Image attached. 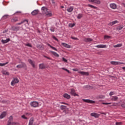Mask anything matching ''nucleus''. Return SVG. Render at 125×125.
Here are the masks:
<instances>
[{
  "label": "nucleus",
  "mask_w": 125,
  "mask_h": 125,
  "mask_svg": "<svg viewBox=\"0 0 125 125\" xmlns=\"http://www.w3.org/2000/svg\"><path fill=\"white\" fill-rule=\"evenodd\" d=\"M19 79H18V78H14L13 80L12 81V82H11V85L12 86H14L15 85V84H16V83H19Z\"/></svg>",
  "instance_id": "1"
},
{
  "label": "nucleus",
  "mask_w": 125,
  "mask_h": 125,
  "mask_svg": "<svg viewBox=\"0 0 125 125\" xmlns=\"http://www.w3.org/2000/svg\"><path fill=\"white\" fill-rule=\"evenodd\" d=\"M19 123L17 122H12V125H18Z\"/></svg>",
  "instance_id": "44"
},
{
  "label": "nucleus",
  "mask_w": 125,
  "mask_h": 125,
  "mask_svg": "<svg viewBox=\"0 0 125 125\" xmlns=\"http://www.w3.org/2000/svg\"><path fill=\"white\" fill-rule=\"evenodd\" d=\"M101 114H102V115H105V113H101Z\"/></svg>",
  "instance_id": "60"
},
{
  "label": "nucleus",
  "mask_w": 125,
  "mask_h": 125,
  "mask_svg": "<svg viewBox=\"0 0 125 125\" xmlns=\"http://www.w3.org/2000/svg\"><path fill=\"white\" fill-rule=\"evenodd\" d=\"M22 23H24V21H21L20 23H17V25H21V24H22Z\"/></svg>",
  "instance_id": "55"
},
{
  "label": "nucleus",
  "mask_w": 125,
  "mask_h": 125,
  "mask_svg": "<svg viewBox=\"0 0 125 125\" xmlns=\"http://www.w3.org/2000/svg\"><path fill=\"white\" fill-rule=\"evenodd\" d=\"M61 8H64V6H61Z\"/></svg>",
  "instance_id": "61"
},
{
  "label": "nucleus",
  "mask_w": 125,
  "mask_h": 125,
  "mask_svg": "<svg viewBox=\"0 0 125 125\" xmlns=\"http://www.w3.org/2000/svg\"><path fill=\"white\" fill-rule=\"evenodd\" d=\"M2 103H6V102L5 101H2Z\"/></svg>",
  "instance_id": "57"
},
{
  "label": "nucleus",
  "mask_w": 125,
  "mask_h": 125,
  "mask_svg": "<svg viewBox=\"0 0 125 125\" xmlns=\"http://www.w3.org/2000/svg\"><path fill=\"white\" fill-rule=\"evenodd\" d=\"M44 57H45V58H46L47 59H49V60H51V58L46 57V56H44Z\"/></svg>",
  "instance_id": "53"
},
{
  "label": "nucleus",
  "mask_w": 125,
  "mask_h": 125,
  "mask_svg": "<svg viewBox=\"0 0 125 125\" xmlns=\"http://www.w3.org/2000/svg\"><path fill=\"white\" fill-rule=\"evenodd\" d=\"M22 119H24L25 120H28V118L26 117V116L25 115H23L21 116Z\"/></svg>",
  "instance_id": "41"
},
{
  "label": "nucleus",
  "mask_w": 125,
  "mask_h": 125,
  "mask_svg": "<svg viewBox=\"0 0 125 125\" xmlns=\"http://www.w3.org/2000/svg\"><path fill=\"white\" fill-rule=\"evenodd\" d=\"M97 48H107V45L99 44L96 46Z\"/></svg>",
  "instance_id": "9"
},
{
  "label": "nucleus",
  "mask_w": 125,
  "mask_h": 125,
  "mask_svg": "<svg viewBox=\"0 0 125 125\" xmlns=\"http://www.w3.org/2000/svg\"><path fill=\"white\" fill-rule=\"evenodd\" d=\"M102 104H103V105H109L110 104H111V103H102Z\"/></svg>",
  "instance_id": "45"
},
{
  "label": "nucleus",
  "mask_w": 125,
  "mask_h": 125,
  "mask_svg": "<svg viewBox=\"0 0 125 125\" xmlns=\"http://www.w3.org/2000/svg\"><path fill=\"white\" fill-rule=\"evenodd\" d=\"M73 71H74V72H78L79 70L76 69H73Z\"/></svg>",
  "instance_id": "56"
},
{
  "label": "nucleus",
  "mask_w": 125,
  "mask_h": 125,
  "mask_svg": "<svg viewBox=\"0 0 125 125\" xmlns=\"http://www.w3.org/2000/svg\"><path fill=\"white\" fill-rule=\"evenodd\" d=\"M60 104H64V105H69V104H68L67 103H64V102H61Z\"/></svg>",
  "instance_id": "52"
},
{
  "label": "nucleus",
  "mask_w": 125,
  "mask_h": 125,
  "mask_svg": "<svg viewBox=\"0 0 125 125\" xmlns=\"http://www.w3.org/2000/svg\"><path fill=\"white\" fill-rule=\"evenodd\" d=\"M24 67H26V63L24 62H22L21 64L17 65V68H24Z\"/></svg>",
  "instance_id": "11"
},
{
  "label": "nucleus",
  "mask_w": 125,
  "mask_h": 125,
  "mask_svg": "<svg viewBox=\"0 0 125 125\" xmlns=\"http://www.w3.org/2000/svg\"><path fill=\"white\" fill-rule=\"evenodd\" d=\"M7 125H12V123L10 121H8Z\"/></svg>",
  "instance_id": "48"
},
{
  "label": "nucleus",
  "mask_w": 125,
  "mask_h": 125,
  "mask_svg": "<svg viewBox=\"0 0 125 125\" xmlns=\"http://www.w3.org/2000/svg\"><path fill=\"white\" fill-rule=\"evenodd\" d=\"M18 12H19V13H20V12H16V13H18Z\"/></svg>",
  "instance_id": "63"
},
{
  "label": "nucleus",
  "mask_w": 125,
  "mask_h": 125,
  "mask_svg": "<svg viewBox=\"0 0 125 125\" xmlns=\"http://www.w3.org/2000/svg\"><path fill=\"white\" fill-rule=\"evenodd\" d=\"M118 99V97L116 96H113L111 98V101H117Z\"/></svg>",
  "instance_id": "22"
},
{
  "label": "nucleus",
  "mask_w": 125,
  "mask_h": 125,
  "mask_svg": "<svg viewBox=\"0 0 125 125\" xmlns=\"http://www.w3.org/2000/svg\"><path fill=\"white\" fill-rule=\"evenodd\" d=\"M115 125H122L123 123L122 122H116Z\"/></svg>",
  "instance_id": "43"
},
{
  "label": "nucleus",
  "mask_w": 125,
  "mask_h": 125,
  "mask_svg": "<svg viewBox=\"0 0 125 125\" xmlns=\"http://www.w3.org/2000/svg\"><path fill=\"white\" fill-rule=\"evenodd\" d=\"M28 62L31 64V65L32 66L33 68H35L36 66L35 65V62L33 61L32 60L29 59L28 60Z\"/></svg>",
  "instance_id": "12"
},
{
  "label": "nucleus",
  "mask_w": 125,
  "mask_h": 125,
  "mask_svg": "<svg viewBox=\"0 0 125 125\" xmlns=\"http://www.w3.org/2000/svg\"><path fill=\"white\" fill-rule=\"evenodd\" d=\"M92 41H93V40L89 38H86L83 39V41L85 42H92Z\"/></svg>",
  "instance_id": "15"
},
{
  "label": "nucleus",
  "mask_w": 125,
  "mask_h": 125,
  "mask_svg": "<svg viewBox=\"0 0 125 125\" xmlns=\"http://www.w3.org/2000/svg\"><path fill=\"white\" fill-rule=\"evenodd\" d=\"M90 116L91 117H94V118H99L100 114L95 112H93L90 114Z\"/></svg>",
  "instance_id": "7"
},
{
  "label": "nucleus",
  "mask_w": 125,
  "mask_h": 125,
  "mask_svg": "<svg viewBox=\"0 0 125 125\" xmlns=\"http://www.w3.org/2000/svg\"><path fill=\"white\" fill-rule=\"evenodd\" d=\"M6 116V112H3L0 115V119H3Z\"/></svg>",
  "instance_id": "20"
},
{
  "label": "nucleus",
  "mask_w": 125,
  "mask_h": 125,
  "mask_svg": "<svg viewBox=\"0 0 125 125\" xmlns=\"http://www.w3.org/2000/svg\"><path fill=\"white\" fill-rule=\"evenodd\" d=\"M7 64H8V62L3 63H0V66L1 67H3V66H5V65H6Z\"/></svg>",
  "instance_id": "32"
},
{
  "label": "nucleus",
  "mask_w": 125,
  "mask_h": 125,
  "mask_svg": "<svg viewBox=\"0 0 125 125\" xmlns=\"http://www.w3.org/2000/svg\"><path fill=\"white\" fill-rule=\"evenodd\" d=\"M62 61H63V62H65L66 63L68 62V61L67 60V59H65L64 58H62Z\"/></svg>",
  "instance_id": "47"
},
{
  "label": "nucleus",
  "mask_w": 125,
  "mask_h": 125,
  "mask_svg": "<svg viewBox=\"0 0 125 125\" xmlns=\"http://www.w3.org/2000/svg\"><path fill=\"white\" fill-rule=\"evenodd\" d=\"M52 38L54 39V40H55V41H57V42H58V39L55 37V36H53Z\"/></svg>",
  "instance_id": "50"
},
{
  "label": "nucleus",
  "mask_w": 125,
  "mask_h": 125,
  "mask_svg": "<svg viewBox=\"0 0 125 125\" xmlns=\"http://www.w3.org/2000/svg\"><path fill=\"white\" fill-rule=\"evenodd\" d=\"M114 94H115V93H114V92L111 91L109 93V96H112V95H114Z\"/></svg>",
  "instance_id": "46"
},
{
  "label": "nucleus",
  "mask_w": 125,
  "mask_h": 125,
  "mask_svg": "<svg viewBox=\"0 0 125 125\" xmlns=\"http://www.w3.org/2000/svg\"><path fill=\"white\" fill-rule=\"evenodd\" d=\"M83 102H86V103H90L91 104H93L95 103V101L90 100L89 99H86V100L83 99Z\"/></svg>",
  "instance_id": "6"
},
{
  "label": "nucleus",
  "mask_w": 125,
  "mask_h": 125,
  "mask_svg": "<svg viewBox=\"0 0 125 125\" xmlns=\"http://www.w3.org/2000/svg\"><path fill=\"white\" fill-rule=\"evenodd\" d=\"M83 17V14H79L77 16V19H81Z\"/></svg>",
  "instance_id": "33"
},
{
  "label": "nucleus",
  "mask_w": 125,
  "mask_h": 125,
  "mask_svg": "<svg viewBox=\"0 0 125 125\" xmlns=\"http://www.w3.org/2000/svg\"><path fill=\"white\" fill-rule=\"evenodd\" d=\"M109 6L112 9H117V4L115 3H111L110 4Z\"/></svg>",
  "instance_id": "8"
},
{
  "label": "nucleus",
  "mask_w": 125,
  "mask_h": 125,
  "mask_svg": "<svg viewBox=\"0 0 125 125\" xmlns=\"http://www.w3.org/2000/svg\"><path fill=\"white\" fill-rule=\"evenodd\" d=\"M62 70H64V71H66V72H67V73L70 74V71L69 70L67 69V68H65L64 67H62Z\"/></svg>",
  "instance_id": "37"
},
{
  "label": "nucleus",
  "mask_w": 125,
  "mask_h": 125,
  "mask_svg": "<svg viewBox=\"0 0 125 125\" xmlns=\"http://www.w3.org/2000/svg\"><path fill=\"white\" fill-rule=\"evenodd\" d=\"M123 46V44H118L114 46V47H121Z\"/></svg>",
  "instance_id": "34"
},
{
  "label": "nucleus",
  "mask_w": 125,
  "mask_h": 125,
  "mask_svg": "<svg viewBox=\"0 0 125 125\" xmlns=\"http://www.w3.org/2000/svg\"><path fill=\"white\" fill-rule=\"evenodd\" d=\"M63 96L64 98H66V99H70L71 98V96L66 93L64 94Z\"/></svg>",
  "instance_id": "18"
},
{
  "label": "nucleus",
  "mask_w": 125,
  "mask_h": 125,
  "mask_svg": "<svg viewBox=\"0 0 125 125\" xmlns=\"http://www.w3.org/2000/svg\"><path fill=\"white\" fill-rule=\"evenodd\" d=\"M67 11L68 12H72L73 10H74V7L70 6L69 8H67Z\"/></svg>",
  "instance_id": "24"
},
{
  "label": "nucleus",
  "mask_w": 125,
  "mask_h": 125,
  "mask_svg": "<svg viewBox=\"0 0 125 125\" xmlns=\"http://www.w3.org/2000/svg\"><path fill=\"white\" fill-rule=\"evenodd\" d=\"M10 64H11V65H13V62H11Z\"/></svg>",
  "instance_id": "62"
},
{
  "label": "nucleus",
  "mask_w": 125,
  "mask_h": 125,
  "mask_svg": "<svg viewBox=\"0 0 125 125\" xmlns=\"http://www.w3.org/2000/svg\"><path fill=\"white\" fill-rule=\"evenodd\" d=\"M123 28H124V25H120L117 27L118 30H119V31L122 30V29H123Z\"/></svg>",
  "instance_id": "35"
},
{
  "label": "nucleus",
  "mask_w": 125,
  "mask_h": 125,
  "mask_svg": "<svg viewBox=\"0 0 125 125\" xmlns=\"http://www.w3.org/2000/svg\"><path fill=\"white\" fill-rule=\"evenodd\" d=\"M3 75H7V76H9V72L5 71V70H3L2 72Z\"/></svg>",
  "instance_id": "30"
},
{
  "label": "nucleus",
  "mask_w": 125,
  "mask_h": 125,
  "mask_svg": "<svg viewBox=\"0 0 125 125\" xmlns=\"http://www.w3.org/2000/svg\"><path fill=\"white\" fill-rule=\"evenodd\" d=\"M25 21H26V22H28V21H27V20H25Z\"/></svg>",
  "instance_id": "64"
},
{
  "label": "nucleus",
  "mask_w": 125,
  "mask_h": 125,
  "mask_svg": "<svg viewBox=\"0 0 125 125\" xmlns=\"http://www.w3.org/2000/svg\"><path fill=\"white\" fill-rule=\"evenodd\" d=\"M25 45L26 46H28L29 47H32V45L30 43H27V44H25Z\"/></svg>",
  "instance_id": "42"
},
{
  "label": "nucleus",
  "mask_w": 125,
  "mask_h": 125,
  "mask_svg": "<svg viewBox=\"0 0 125 125\" xmlns=\"http://www.w3.org/2000/svg\"><path fill=\"white\" fill-rule=\"evenodd\" d=\"M41 9L42 10V13H43L44 14H46L48 12L47 11L48 10L47 8L45 7H42Z\"/></svg>",
  "instance_id": "10"
},
{
  "label": "nucleus",
  "mask_w": 125,
  "mask_h": 125,
  "mask_svg": "<svg viewBox=\"0 0 125 125\" xmlns=\"http://www.w3.org/2000/svg\"><path fill=\"white\" fill-rule=\"evenodd\" d=\"M110 63L111 64V65H122L123 64H125V63L123 62H115V61H111L110 62Z\"/></svg>",
  "instance_id": "3"
},
{
  "label": "nucleus",
  "mask_w": 125,
  "mask_h": 125,
  "mask_svg": "<svg viewBox=\"0 0 125 125\" xmlns=\"http://www.w3.org/2000/svg\"><path fill=\"white\" fill-rule=\"evenodd\" d=\"M30 105L31 107H34L36 108V107H39V102L34 101L30 103Z\"/></svg>",
  "instance_id": "2"
},
{
  "label": "nucleus",
  "mask_w": 125,
  "mask_h": 125,
  "mask_svg": "<svg viewBox=\"0 0 125 125\" xmlns=\"http://www.w3.org/2000/svg\"><path fill=\"white\" fill-rule=\"evenodd\" d=\"M46 16H48L49 17L52 16V13L51 12V11H48L47 13L46 14Z\"/></svg>",
  "instance_id": "26"
},
{
  "label": "nucleus",
  "mask_w": 125,
  "mask_h": 125,
  "mask_svg": "<svg viewBox=\"0 0 125 125\" xmlns=\"http://www.w3.org/2000/svg\"><path fill=\"white\" fill-rule=\"evenodd\" d=\"M71 39H72V40H79L78 38H75V37H71Z\"/></svg>",
  "instance_id": "54"
},
{
  "label": "nucleus",
  "mask_w": 125,
  "mask_h": 125,
  "mask_svg": "<svg viewBox=\"0 0 125 125\" xmlns=\"http://www.w3.org/2000/svg\"><path fill=\"white\" fill-rule=\"evenodd\" d=\"M12 120H13V117H12V116H10L9 117V120L10 122H11V121H12Z\"/></svg>",
  "instance_id": "40"
},
{
  "label": "nucleus",
  "mask_w": 125,
  "mask_h": 125,
  "mask_svg": "<svg viewBox=\"0 0 125 125\" xmlns=\"http://www.w3.org/2000/svg\"><path fill=\"white\" fill-rule=\"evenodd\" d=\"M122 69H123V70H124V71H125V67H122Z\"/></svg>",
  "instance_id": "58"
},
{
  "label": "nucleus",
  "mask_w": 125,
  "mask_h": 125,
  "mask_svg": "<svg viewBox=\"0 0 125 125\" xmlns=\"http://www.w3.org/2000/svg\"><path fill=\"white\" fill-rule=\"evenodd\" d=\"M39 11L38 10H35L31 12L32 15H37Z\"/></svg>",
  "instance_id": "23"
},
{
  "label": "nucleus",
  "mask_w": 125,
  "mask_h": 125,
  "mask_svg": "<svg viewBox=\"0 0 125 125\" xmlns=\"http://www.w3.org/2000/svg\"><path fill=\"white\" fill-rule=\"evenodd\" d=\"M50 52H51L53 55L55 56V57H59V54H58L57 53L53 51H50Z\"/></svg>",
  "instance_id": "19"
},
{
  "label": "nucleus",
  "mask_w": 125,
  "mask_h": 125,
  "mask_svg": "<svg viewBox=\"0 0 125 125\" xmlns=\"http://www.w3.org/2000/svg\"><path fill=\"white\" fill-rule=\"evenodd\" d=\"M39 69H41L42 70H43V69H45V66L43 63H41L39 64Z\"/></svg>",
  "instance_id": "21"
},
{
  "label": "nucleus",
  "mask_w": 125,
  "mask_h": 125,
  "mask_svg": "<svg viewBox=\"0 0 125 125\" xmlns=\"http://www.w3.org/2000/svg\"><path fill=\"white\" fill-rule=\"evenodd\" d=\"M122 5H123V6H124V7H125V3H122Z\"/></svg>",
  "instance_id": "59"
},
{
  "label": "nucleus",
  "mask_w": 125,
  "mask_h": 125,
  "mask_svg": "<svg viewBox=\"0 0 125 125\" xmlns=\"http://www.w3.org/2000/svg\"><path fill=\"white\" fill-rule=\"evenodd\" d=\"M121 106L123 107V108H125V103H124L123 104H121Z\"/></svg>",
  "instance_id": "51"
},
{
  "label": "nucleus",
  "mask_w": 125,
  "mask_h": 125,
  "mask_svg": "<svg viewBox=\"0 0 125 125\" xmlns=\"http://www.w3.org/2000/svg\"><path fill=\"white\" fill-rule=\"evenodd\" d=\"M1 42L3 43V44L4 43H7V42H10V38H8L6 40H2L1 41Z\"/></svg>",
  "instance_id": "16"
},
{
  "label": "nucleus",
  "mask_w": 125,
  "mask_h": 125,
  "mask_svg": "<svg viewBox=\"0 0 125 125\" xmlns=\"http://www.w3.org/2000/svg\"><path fill=\"white\" fill-rule=\"evenodd\" d=\"M47 45H48V46H49V47H50V48H52V49H53V50H55L56 51H57V49H56V48L51 46V45H50L49 43H47Z\"/></svg>",
  "instance_id": "25"
},
{
  "label": "nucleus",
  "mask_w": 125,
  "mask_h": 125,
  "mask_svg": "<svg viewBox=\"0 0 125 125\" xmlns=\"http://www.w3.org/2000/svg\"><path fill=\"white\" fill-rule=\"evenodd\" d=\"M89 2H92L93 3H95L96 4H100L101 3V1L100 0H88Z\"/></svg>",
  "instance_id": "4"
},
{
  "label": "nucleus",
  "mask_w": 125,
  "mask_h": 125,
  "mask_svg": "<svg viewBox=\"0 0 125 125\" xmlns=\"http://www.w3.org/2000/svg\"><path fill=\"white\" fill-rule=\"evenodd\" d=\"M78 74H80L82 76H89V73L88 72L78 71Z\"/></svg>",
  "instance_id": "5"
},
{
  "label": "nucleus",
  "mask_w": 125,
  "mask_h": 125,
  "mask_svg": "<svg viewBox=\"0 0 125 125\" xmlns=\"http://www.w3.org/2000/svg\"><path fill=\"white\" fill-rule=\"evenodd\" d=\"M117 23H119V21H113L110 22L108 25L109 26H113V25H115V24H117Z\"/></svg>",
  "instance_id": "17"
},
{
  "label": "nucleus",
  "mask_w": 125,
  "mask_h": 125,
  "mask_svg": "<svg viewBox=\"0 0 125 125\" xmlns=\"http://www.w3.org/2000/svg\"><path fill=\"white\" fill-rule=\"evenodd\" d=\"M87 6H88V7H90L91 8H93L94 9H97V7H95V6L92 5L88 4Z\"/></svg>",
  "instance_id": "28"
},
{
  "label": "nucleus",
  "mask_w": 125,
  "mask_h": 125,
  "mask_svg": "<svg viewBox=\"0 0 125 125\" xmlns=\"http://www.w3.org/2000/svg\"><path fill=\"white\" fill-rule=\"evenodd\" d=\"M70 94H71V95H73V96H78V94L76 93L74 89H71Z\"/></svg>",
  "instance_id": "13"
},
{
  "label": "nucleus",
  "mask_w": 125,
  "mask_h": 125,
  "mask_svg": "<svg viewBox=\"0 0 125 125\" xmlns=\"http://www.w3.org/2000/svg\"><path fill=\"white\" fill-rule=\"evenodd\" d=\"M33 123H34V120L33 119V118H31L29 120L28 125H33Z\"/></svg>",
  "instance_id": "27"
},
{
  "label": "nucleus",
  "mask_w": 125,
  "mask_h": 125,
  "mask_svg": "<svg viewBox=\"0 0 125 125\" xmlns=\"http://www.w3.org/2000/svg\"><path fill=\"white\" fill-rule=\"evenodd\" d=\"M51 32H54L55 31V27H52L50 29Z\"/></svg>",
  "instance_id": "39"
},
{
  "label": "nucleus",
  "mask_w": 125,
  "mask_h": 125,
  "mask_svg": "<svg viewBox=\"0 0 125 125\" xmlns=\"http://www.w3.org/2000/svg\"><path fill=\"white\" fill-rule=\"evenodd\" d=\"M60 108H61V110H65V109H66V108H67V106L65 105H61Z\"/></svg>",
  "instance_id": "31"
},
{
  "label": "nucleus",
  "mask_w": 125,
  "mask_h": 125,
  "mask_svg": "<svg viewBox=\"0 0 125 125\" xmlns=\"http://www.w3.org/2000/svg\"><path fill=\"white\" fill-rule=\"evenodd\" d=\"M62 45L66 47V48H71V45L66 43H62Z\"/></svg>",
  "instance_id": "14"
},
{
  "label": "nucleus",
  "mask_w": 125,
  "mask_h": 125,
  "mask_svg": "<svg viewBox=\"0 0 125 125\" xmlns=\"http://www.w3.org/2000/svg\"><path fill=\"white\" fill-rule=\"evenodd\" d=\"M8 16V15H5L4 16H3V19H6V18H7V17Z\"/></svg>",
  "instance_id": "49"
},
{
  "label": "nucleus",
  "mask_w": 125,
  "mask_h": 125,
  "mask_svg": "<svg viewBox=\"0 0 125 125\" xmlns=\"http://www.w3.org/2000/svg\"><path fill=\"white\" fill-rule=\"evenodd\" d=\"M12 22H17L18 21V18L17 17L14 18L11 20Z\"/></svg>",
  "instance_id": "29"
},
{
  "label": "nucleus",
  "mask_w": 125,
  "mask_h": 125,
  "mask_svg": "<svg viewBox=\"0 0 125 125\" xmlns=\"http://www.w3.org/2000/svg\"><path fill=\"white\" fill-rule=\"evenodd\" d=\"M110 38H111V37L109 36L108 35H105L104 36V40H107L108 39H110Z\"/></svg>",
  "instance_id": "36"
},
{
  "label": "nucleus",
  "mask_w": 125,
  "mask_h": 125,
  "mask_svg": "<svg viewBox=\"0 0 125 125\" xmlns=\"http://www.w3.org/2000/svg\"><path fill=\"white\" fill-rule=\"evenodd\" d=\"M76 24L75 23H70L69 26L70 28H73V27H75Z\"/></svg>",
  "instance_id": "38"
}]
</instances>
